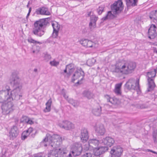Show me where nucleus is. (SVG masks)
<instances>
[{"label":"nucleus","mask_w":157,"mask_h":157,"mask_svg":"<svg viewBox=\"0 0 157 157\" xmlns=\"http://www.w3.org/2000/svg\"><path fill=\"white\" fill-rule=\"evenodd\" d=\"M10 82L13 90L10 92V87L6 86V90L0 91V103H4L6 101H18L22 97L21 92L22 85L20 82V78L16 72H13L10 79Z\"/></svg>","instance_id":"f257e3e1"},{"label":"nucleus","mask_w":157,"mask_h":157,"mask_svg":"<svg viewBox=\"0 0 157 157\" xmlns=\"http://www.w3.org/2000/svg\"><path fill=\"white\" fill-rule=\"evenodd\" d=\"M136 67V63L133 62L127 61L116 63L113 72L121 74L128 75L134 71Z\"/></svg>","instance_id":"f03ea898"},{"label":"nucleus","mask_w":157,"mask_h":157,"mask_svg":"<svg viewBox=\"0 0 157 157\" xmlns=\"http://www.w3.org/2000/svg\"><path fill=\"white\" fill-rule=\"evenodd\" d=\"M110 8L111 11H108L106 16L101 19L100 24L108 19H113L116 18L117 17L116 15L121 13L124 8V6L122 0H118L115 1L111 5Z\"/></svg>","instance_id":"7ed1b4c3"},{"label":"nucleus","mask_w":157,"mask_h":157,"mask_svg":"<svg viewBox=\"0 0 157 157\" xmlns=\"http://www.w3.org/2000/svg\"><path fill=\"white\" fill-rule=\"evenodd\" d=\"M49 18L40 19L35 21L33 25L32 33L34 35L41 37L45 32V28L50 25Z\"/></svg>","instance_id":"20e7f679"},{"label":"nucleus","mask_w":157,"mask_h":157,"mask_svg":"<svg viewBox=\"0 0 157 157\" xmlns=\"http://www.w3.org/2000/svg\"><path fill=\"white\" fill-rule=\"evenodd\" d=\"M62 137L57 134H53L52 135L47 133L46 134L45 137L40 142L41 145H44L45 147H47V145L45 144L47 142H60L62 141Z\"/></svg>","instance_id":"39448f33"},{"label":"nucleus","mask_w":157,"mask_h":157,"mask_svg":"<svg viewBox=\"0 0 157 157\" xmlns=\"http://www.w3.org/2000/svg\"><path fill=\"white\" fill-rule=\"evenodd\" d=\"M147 74L148 84V87L147 91V92H150L153 90L155 86L152 78L155 77L156 75L155 71H153V70L147 72Z\"/></svg>","instance_id":"423d86ee"},{"label":"nucleus","mask_w":157,"mask_h":157,"mask_svg":"<svg viewBox=\"0 0 157 157\" xmlns=\"http://www.w3.org/2000/svg\"><path fill=\"white\" fill-rule=\"evenodd\" d=\"M124 86L125 88L128 90H136L138 92L140 90L139 79L136 82L133 79H129L124 85Z\"/></svg>","instance_id":"0eeeda50"},{"label":"nucleus","mask_w":157,"mask_h":157,"mask_svg":"<svg viewBox=\"0 0 157 157\" xmlns=\"http://www.w3.org/2000/svg\"><path fill=\"white\" fill-rule=\"evenodd\" d=\"M7 103H2L1 108L2 113L4 115H7L14 109L13 104L11 101H7Z\"/></svg>","instance_id":"6e6552de"},{"label":"nucleus","mask_w":157,"mask_h":157,"mask_svg":"<svg viewBox=\"0 0 157 157\" xmlns=\"http://www.w3.org/2000/svg\"><path fill=\"white\" fill-rule=\"evenodd\" d=\"M123 150L120 146L113 147L110 151L111 157H121L123 155Z\"/></svg>","instance_id":"1a4fd4ad"},{"label":"nucleus","mask_w":157,"mask_h":157,"mask_svg":"<svg viewBox=\"0 0 157 157\" xmlns=\"http://www.w3.org/2000/svg\"><path fill=\"white\" fill-rule=\"evenodd\" d=\"M82 144L78 143H75L72 147V152L74 157L79 156L82 152Z\"/></svg>","instance_id":"9d476101"},{"label":"nucleus","mask_w":157,"mask_h":157,"mask_svg":"<svg viewBox=\"0 0 157 157\" xmlns=\"http://www.w3.org/2000/svg\"><path fill=\"white\" fill-rule=\"evenodd\" d=\"M85 73L82 68L81 67L79 68H78L73 75L71 79V82L74 83L75 80L78 79L81 76H82V77L80 79V81H82L83 79Z\"/></svg>","instance_id":"9b49d317"},{"label":"nucleus","mask_w":157,"mask_h":157,"mask_svg":"<svg viewBox=\"0 0 157 157\" xmlns=\"http://www.w3.org/2000/svg\"><path fill=\"white\" fill-rule=\"evenodd\" d=\"M59 126L61 128L66 130H70L74 128V124L71 122L68 121H63L58 124Z\"/></svg>","instance_id":"f8f14e48"},{"label":"nucleus","mask_w":157,"mask_h":157,"mask_svg":"<svg viewBox=\"0 0 157 157\" xmlns=\"http://www.w3.org/2000/svg\"><path fill=\"white\" fill-rule=\"evenodd\" d=\"M79 136L81 141L83 143L86 142L89 138L88 132L87 129L85 128H82Z\"/></svg>","instance_id":"ddd939ff"},{"label":"nucleus","mask_w":157,"mask_h":157,"mask_svg":"<svg viewBox=\"0 0 157 157\" xmlns=\"http://www.w3.org/2000/svg\"><path fill=\"white\" fill-rule=\"evenodd\" d=\"M19 133V130L16 125H13L11 128L10 132V139L13 140L16 138Z\"/></svg>","instance_id":"4468645a"},{"label":"nucleus","mask_w":157,"mask_h":157,"mask_svg":"<svg viewBox=\"0 0 157 157\" xmlns=\"http://www.w3.org/2000/svg\"><path fill=\"white\" fill-rule=\"evenodd\" d=\"M95 132L98 136H103L106 130L103 125L100 124L94 127Z\"/></svg>","instance_id":"2eb2a0df"},{"label":"nucleus","mask_w":157,"mask_h":157,"mask_svg":"<svg viewBox=\"0 0 157 157\" xmlns=\"http://www.w3.org/2000/svg\"><path fill=\"white\" fill-rule=\"evenodd\" d=\"M35 13L37 15H49L50 14V13L48 10L47 8L44 7H42L36 9Z\"/></svg>","instance_id":"dca6fc26"},{"label":"nucleus","mask_w":157,"mask_h":157,"mask_svg":"<svg viewBox=\"0 0 157 157\" xmlns=\"http://www.w3.org/2000/svg\"><path fill=\"white\" fill-rule=\"evenodd\" d=\"M102 143L107 146L111 147L114 144L115 140L113 138L109 136H107L103 139Z\"/></svg>","instance_id":"f3484780"},{"label":"nucleus","mask_w":157,"mask_h":157,"mask_svg":"<svg viewBox=\"0 0 157 157\" xmlns=\"http://www.w3.org/2000/svg\"><path fill=\"white\" fill-rule=\"evenodd\" d=\"M98 17L95 15H92L90 17V22L89 24V26L90 29H91L92 27L95 28L96 26V21L98 20Z\"/></svg>","instance_id":"a211bd4d"},{"label":"nucleus","mask_w":157,"mask_h":157,"mask_svg":"<svg viewBox=\"0 0 157 157\" xmlns=\"http://www.w3.org/2000/svg\"><path fill=\"white\" fill-rule=\"evenodd\" d=\"M127 6V10L131 7H134L137 6V0H125Z\"/></svg>","instance_id":"6ab92c4d"},{"label":"nucleus","mask_w":157,"mask_h":157,"mask_svg":"<svg viewBox=\"0 0 157 157\" xmlns=\"http://www.w3.org/2000/svg\"><path fill=\"white\" fill-rule=\"evenodd\" d=\"M88 142L89 146L93 148L94 147H98L99 141L96 139H93L89 140Z\"/></svg>","instance_id":"aec40b11"},{"label":"nucleus","mask_w":157,"mask_h":157,"mask_svg":"<svg viewBox=\"0 0 157 157\" xmlns=\"http://www.w3.org/2000/svg\"><path fill=\"white\" fill-rule=\"evenodd\" d=\"M82 95L84 97L87 98L88 99L93 98L94 97V94L89 90L84 91L82 93Z\"/></svg>","instance_id":"412c9836"},{"label":"nucleus","mask_w":157,"mask_h":157,"mask_svg":"<svg viewBox=\"0 0 157 157\" xmlns=\"http://www.w3.org/2000/svg\"><path fill=\"white\" fill-rule=\"evenodd\" d=\"M101 108L98 105L96 107L93 109L92 111V113L96 116H99L101 114Z\"/></svg>","instance_id":"4be33fe9"},{"label":"nucleus","mask_w":157,"mask_h":157,"mask_svg":"<svg viewBox=\"0 0 157 157\" xmlns=\"http://www.w3.org/2000/svg\"><path fill=\"white\" fill-rule=\"evenodd\" d=\"M149 17L151 19H153L154 22H157V10L151 11L150 13Z\"/></svg>","instance_id":"5701e85b"},{"label":"nucleus","mask_w":157,"mask_h":157,"mask_svg":"<svg viewBox=\"0 0 157 157\" xmlns=\"http://www.w3.org/2000/svg\"><path fill=\"white\" fill-rule=\"evenodd\" d=\"M58 150L56 149L50 150L48 154V157H58Z\"/></svg>","instance_id":"b1692460"},{"label":"nucleus","mask_w":157,"mask_h":157,"mask_svg":"<svg viewBox=\"0 0 157 157\" xmlns=\"http://www.w3.org/2000/svg\"><path fill=\"white\" fill-rule=\"evenodd\" d=\"M23 122H26L30 124H32L34 123V122L32 120H30L29 118H28V117L26 116H23L21 120V123Z\"/></svg>","instance_id":"393cba45"},{"label":"nucleus","mask_w":157,"mask_h":157,"mask_svg":"<svg viewBox=\"0 0 157 157\" xmlns=\"http://www.w3.org/2000/svg\"><path fill=\"white\" fill-rule=\"evenodd\" d=\"M67 151L63 148H60L58 150V157H66Z\"/></svg>","instance_id":"a878e982"},{"label":"nucleus","mask_w":157,"mask_h":157,"mask_svg":"<svg viewBox=\"0 0 157 157\" xmlns=\"http://www.w3.org/2000/svg\"><path fill=\"white\" fill-rule=\"evenodd\" d=\"M68 102L75 107H78L79 104V102L77 100H75L72 98H69Z\"/></svg>","instance_id":"bb28decb"},{"label":"nucleus","mask_w":157,"mask_h":157,"mask_svg":"<svg viewBox=\"0 0 157 157\" xmlns=\"http://www.w3.org/2000/svg\"><path fill=\"white\" fill-rule=\"evenodd\" d=\"M93 149L94 153L93 155L100 156V155L101 154H102L101 151H100V148L99 147H94Z\"/></svg>","instance_id":"cd10ccee"},{"label":"nucleus","mask_w":157,"mask_h":157,"mask_svg":"<svg viewBox=\"0 0 157 157\" xmlns=\"http://www.w3.org/2000/svg\"><path fill=\"white\" fill-rule=\"evenodd\" d=\"M59 31L56 30L54 28V30L52 33L51 37H52L53 38H57L59 40L60 39V37L58 36Z\"/></svg>","instance_id":"c85d7f7f"},{"label":"nucleus","mask_w":157,"mask_h":157,"mask_svg":"<svg viewBox=\"0 0 157 157\" xmlns=\"http://www.w3.org/2000/svg\"><path fill=\"white\" fill-rule=\"evenodd\" d=\"M148 38L151 39H154L156 36V31H149L148 32Z\"/></svg>","instance_id":"c756f323"},{"label":"nucleus","mask_w":157,"mask_h":157,"mask_svg":"<svg viewBox=\"0 0 157 157\" xmlns=\"http://www.w3.org/2000/svg\"><path fill=\"white\" fill-rule=\"evenodd\" d=\"M52 102V99L50 98L46 103V107L45 109L47 110V112L50 111Z\"/></svg>","instance_id":"7c9ffc66"},{"label":"nucleus","mask_w":157,"mask_h":157,"mask_svg":"<svg viewBox=\"0 0 157 157\" xmlns=\"http://www.w3.org/2000/svg\"><path fill=\"white\" fill-rule=\"evenodd\" d=\"M96 62V60L94 58L89 59L86 62L87 65L89 66H92Z\"/></svg>","instance_id":"2f4dec72"},{"label":"nucleus","mask_w":157,"mask_h":157,"mask_svg":"<svg viewBox=\"0 0 157 157\" xmlns=\"http://www.w3.org/2000/svg\"><path fill=\"white\" fill-rule=\"evenodd\" d=\"M104 6L101 5L97 9V12L98 15H101L104 11Z\"/></svg>","instance_id":"473e14b6"},{"label":"nucleus","mask_w":157,"mask_h":157,"mask_svg":"<svg viewBox=\"0 0 157 157\" xmlns=\"http://www.w3.org/2000/svg\"><path fill=\"white\" fill-rule=\"evenodd\" d=\"M52 26L53 27V30H54V28L56 30L59 31L60 25L58 22L55 21L54 23L52 24Z\"/></svg>","instance_id":"72a5a7b5"},{"label":"nucleus","mask_w":157,"mask_h":157,"mask_svg":"<svg viewBox=\"0 0 157 157\" xmlns=\"http://www.w3.org/2000/svg\"><path fill=\"white\" fill-rule=\"evenodd\" d=\"M152 136L154 142L157 143V131L154 130L152 133Z\"/></svg>","instance_id":"f704fd0d"},{"label":"nucleus","mask_w":157,"mask_h":157,"mask_svg":"<svg viewBox=\"0 0 157 157\" xmlns=\"http://www.w3.org/2000/svg\"><path fill=\"white\" fill-rule=\"evenodd\" d=\"M67 69H68L69 70H72V71H74L73 67H72L71 64H69L66 66V68L64 70V72L65 73H67Z\"/></svg>","instance_id":"c9c22d12"},{"label":"nucleus","mask_w":157,"mask_h":157,"mask_svg":"<svg viewBox=\"0 0 157 157\" xmlns=\"http://www.w3.org/2000/svg\"><path fill=\"white\" fill-rule=\"evenodd\" d=\"M88 41L89 40L87 39H82L80 42L83 46L86 47Z\"/></svg>","instance_id":"e433bc0d"},{"label":"nucleus","mask_w":157,"mask_h":157,"mask_svg":"<svg viewBox=\"0 0 157 157\" xmlns=\"http://www.w3.org/2000/svg\"><path fill=\"white\" fill-rule=\"evenodd\" d=\"M100 148V151H101L102 154L104 153L105 152L107 151L109 148L108 146H101L99 147Z\"/></svg>","instance_id":"4c0bfd02"},{"label":"nucleus","mask_w":157,"mask_h":157,"mask_svg":"<svg viewBox=\"0 0 157 157\" xmlns=\"http://www.w3.org/2000/svg\"><path fill=\"white\" fill-rule=\"evenodd\" d=\"M50 64L52 66H57L59 64V62L58 61H56L55 60H53L52 61H51L50 62Z\"/></svg>","instance_id":"58836bf2"},{"label":"nucleus","mask_w":157,"mask_h":157,"mask_svg":"<svg viewBox=\"0 0 157 157\" xmlns=\"http://www.w3.org/2000/svg\"><path fill=\"white\" fill-rule=\"evenodd\" d=\"M157 27L155 25L152 24L151 25L148 31H156Z\"/></svg>","instance_id":"ea45409f"},{"label":"nucleus","mask_w":157,"mask_h":157,"mask_svg":"<svg viewBox=\"0 0 157 157\" xmlns=\"http://www.w3.org/2000/svg\"><path fill=\"white\" fill-rule=\"evenodd\" d=\"M87 44V45L86 47L91 48L93 47L94 45L95 44L91 40H89Z\"/></svg>","instance_id":"a19ab883"},{"label":"nucleus","mask_w":157,"mask_h":157,"mask_svg":"<svg viewBox=\"0 0 157 157\" xmlns=\"http://www.w3.org/2000/svg\"><path fill=\"white\" fill-rule=\"evenodd\" d=\"M61 94L63 95V96L64 98L67 100L68 101V96L66 94V93L64 89H63L61 91Z\"/></svg>","instance_id":"79ce46f5"},{"label":"nucleus","mask_w":157,"mask_h":157,"mask_svg":"<svg viewBox=\"0 0 157 157\" xmlns=\"http://www.w3.org/2000/svg\"><path fill=\"white\" fill-rule=\"evenodd\" d=\"M93 154L91 153H86L83 155L81 157H92Z\"/></svg>","instance_id":"37998d69"},{"label":"nucleus","mask_w":157,"mask_h":157,"mask_svg":"<svg viewBox=\"0 0 157 157\" xmlns=\"http://www.w3.org/2000/svg\"><path fill=\"white\" fill-rule=\"evenodd\" d=\"M140 107L141 109H146L148 107V105L145 104H142L140 105Z\"/></svg>","instance_id":"c03bdc74"},{"label":"nucleus","mask_w":157,"mask_h":157,"mask_svg":"<svg viewBox=\"0 0 157 157\" xmlns=\"http://www.w3.org/2000/svg\"><path fill=\"white\" fill-rule=\"evenodd\" d=\"M114 92L117 95H121V92L120 89H117L115 88Z\"/></svg>","instance_id":"a18cd8bd"},{"label":"nucleus","mask_w":157,"mask_h":157,"mask_svg":"<svg viewBox=\"0 0 157 157\" xmlns=\"http://www.w3.org/2000/svg\"><path fill=\"white\" fill-rule=\"evenodd\" d=\"M26 130L27 131V132H28V133H29V134L30 135L31 133L33 132L34 131L33 130V128L32 127H30Z\"/></svg>","instance_id":"49530a36"},{"label":"nucleus","mask_w":157,"mask_h":157,"mask_svg":"<svg viewBox=\"0 0 157 157\" xmlns=\"http://www.w3.org/2000/svg\"><path fill=\"white\" fill-rule=\"evenodd\" d=\"M122 83H120L117 84H116L115 85V88L117 89H120Z\"/></svg>","instance_id":"de8ad7c7"},{"label":"nucleus","mask_w":157,"mask_h":157,"mask_svg":"<svg viewBox=\"0 0 157 157\" xmlns=\"http://www.w3.org/2000/svg\"><path fill=\"white\" fill-rule=\"evenodd\" d=\"M37 132V131H36L35 130L34 132H33L31 134H30L29 135V137L31 138H34L36 136V134Z\"/></svg>","instance_id":"09e8293b"},{"label":"nucleus","mask_w":157,"mask_h":157,"mask_svg":"<svg viewBox=\"0 0 157 157\" xmlns=\"http://www.w3.org/2000/svg\"><path fill=\"white\" fill-rule=\"evenodd\" d=\"M23 135H25L27 136H29L30 134H29V133H28V132L27 131V130L24 131L22 133Z\"/></svg>","instance_id":"8fccbe9b"},{"label":"nucleus","mask_w":157,"mask_h":157,"mask_svg":"<svg viewBox=\"0 0 157 157\" xmlns=\"http://www.w3.org/2000/svg\"><path fill=\"white\" fill-rule=\"evenodd\" d=\"M45 57L46 59H50L51 58V55L48 54H45Z\"/></svg>","instance_id":"3c124183"},{"label":"nucleus","mask_w":157,"mask_h":157,"mask_svg":"<svg viewBox=\"0 0 157 157\" xmlns=\"http://www.w3.org/2000/svg\"><path fill=\"white\" fill-rule=\"evenodd\" d=\"M33 40L34 39L32 38L31 37H28L27 40L29 43H32Z\"/></svg>","instance_id":"603ef678"},{"label":"nucleus","mask_w":157,"mask_h":157,"mask_svg":"<svg viewBox=\"0 0 157 157\" xmlns=\"http://www.w3.org/2000/svg\"><path fill=\"white\" fill-rule=\"evenodd\" d=\"M27 136L25 135H23L22 134H21V138L22 140H25L26 138H27Z\"/></svg>","instance_id":"864d4df0"},{"label":"nucleus","mask_w":157,"mask_h":157,"mask_svg":"<svg viewBox=\"0 0 157 157\" xmlns=\"http://www.w3.org/2000/svg\"><path fill=\"white\" fill-rule=\"evenodd\" d=\"M32 43H33V44H36L37 43L39 44H42V43L40 42L34 40H33Z\"/></svg>","instance_id":"5fc2aeb1"},{"label":"nucleus","mask_w":157,"mask_h":157,"mask_svg":"<svg viewBox=\"0 0 157 157\" xmlns=\"http://www.w3.org/2000/svg\"><path fill=\"white\" fill-rule=\"evenodd\" d=\"M91 11H90V12H87L86 13V17H90V16H91Z\"/></svg>","instance_id":"6e6d98bb"},{"label":"nucleus","mask_w":157,"mask_h":157,"mask_svg":"<svg viewBox=\"0 0 157 157\" xmlns=\"http://www.w3.org/2000/svg\"><path fill=\"white\" fill-rule=\"evenodd\" d=\"M73 71H72V70H69V72L67 73V77H68L71 74V73Z\"/></svg>","instance_id":"4d7b16f0"},{"label":"nucleus","mask_w":157,"mask_h":157,"mask_svg":"<svg viewBox=\"0 0 157 157\" xmlns=\"http://www.w3.org/2000/svg\"><path fill=\"white\" fill-rule=\"evenodd\" d=\"M82 81H80V80H78V82L75 83V85L77 86L78 85H80L82 83Z\"/></svg>","instance_id":"13d9d810"},{"label":"nucleus","mask_w":157,"mask_h":157,"mask_svg":"<svg viewBox=\"0 0 157 157\" xmlns=\"http://www.w3.org/2000/svg\"><path fill=\"white\" fill-rule=\"evenodd\" d=\"M34 157H42V156L40 154H36Z\"/></svg>","instance_id":"bf43d9fd"},{"label":"nucleus","mask_w":157,"mask_h":157,"mask_svg":"<svg viewBox=\"0 0 157 157\" xmlns=\"http://www.w3.org/2000/svg\"><path fill=\"white\" fill-rule=\"evenodd\" d=\"M147 151H150V152H152V153L157 154V153L155 151H152V150H151L150 149H147Z\"/></svg>","instance_id":"052dcab7"},{"label":"nucleus","mask_w":157,"mask_h":157,"mask_svg":"<svg viewBox=\"0 0 157 157\" xmlns=\"http://www.w3.org/2000/svg\"><path fill=\"white\" fill-rule=\"evenodd\" d=\"M110 100H113V101H114V99L113 98H109V99H108V101H109L110 102H111L112 104H114V102H111L110 101Z\"/></svg>","instance_id":"680f3d73"},{"label":"nucleus","mask_w":157,"mask_h":157,"mask_svg":"<svg viewBox=\"0 0 157 157\" xmlns=\"http://www.w3.org/2000/svg\"><path fill=\"white\" fill-rule=\"evenodd\" d=\"M30 13H28L26 16V19H28V17H29V15H30Z\"/></svg>","instance_id":"e2e57ef3"},{"label":"nucleus","mask_w":157,"mask_h":157,"mask_svg":"<svg viewBox=\"0 0 157 157\" xmlns=\"http://www.w3.org/2000/svg\"><path fill=\"white\" fill-rule=\"evenodd\" d=\"M31 10H32V8L31 7H30L29 9V12L28 13H30L31 11Z\"/></svg>","instance_id":"0e129e2a"},{"label":"nucleus","mask_w":157,"mask_h":157,"mask_svg":"<svg viewBox=\"0 0 157 157\" xmlns=\"http://www.w3.org/2000/svg\"><path fill=\"white\" fill-rule=\"evenodd\" d=\"M154 52L157 53V49L156 48H154Z\"/></svg>","instance_id":"69168bd1"},{"label":"nucleus","mask_w":157,"mask_h":157,"mask_svg":"<svg viewBox=\"0 0 157 157\" xmlns=\"http://www.w3.org/2000/svg\"><path fill=\"white\" fill-rule=\"evenodd\" d=\"M153 71H155V74H156V73H157V67H156V68L155 69H154L153 70Z\"/></svg>","instance_id":"338daca9"},{"label":"nucleus","mask_w":157,"mask_h":157,"mask_svg":"<svg viewBox=\"0 0 157 157\" xmlns=\"http://www.w3.org/2000/svg\"><path fill=\"white\" fill-rule=\"evenodd\" d=\"M154 101H155L156 102V103H157V97L155 98Z\"/></svg>","instance_id":"774afa93"}]
</instances>
